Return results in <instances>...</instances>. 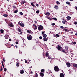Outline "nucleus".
Returning a JSON list of instances; mask_svg holds the SVG:
<instances>
[{"label": "nucleus", "instance_id": "obj_1", "mask_svg": "<svg viewBox=\"0 0 77 77\" xmlns=\"http://www.w3.org/2000/svg\"><path fill=\"white\" fill-rule=\"evenodd\" d=\"M54 70L56 72H58L59 71V69L57 66H56L54 67Z\"/></svg>", "mask_w": 77, "mask_h": 77}, {"label": "nucleus", "instance_id": "obj_2", "mask_svg": "<svg viewBox=\"0 0 77 77\" xmlns=\"http://www.w3.org/2000/svg\"><path fill=\"white\" fill-rule=\"evenodd\" d=\"M43 29L44 27L42 25H40L38 27V30L39 31L42 30Z\"/></svg>", "mask_w": 77, "mask_h": 77}, {"label": "nucleus", "instance_id": "obj_3", "mask_svg": "<svg viewBox=\"0 0 77 77\" xmlns=\"http://www.w3.org/2000/svg\"><path fill=\"white\" fill-rule=\"evenodd\" d=\"M27 38L28 40H31L32 39V36L31 35H29V36H27Z\"/></svg>", "mask_w": 77, "mask_h": 77}, {"label": "nucleus", "instance_id": "obj_4", "mask_svg": "<svg viewBox=\"0 0 77 77\" xmlns=\"http://www.w3.org/2000/svg\"><path fill=\"white\" fill-rule=\"evenodd\" d=\"M57 50L58 51H61L62 50V47L60 46L59 45H58L57 47Z\"/></svg>", "mask_w": 77, "mask_h": 77}, {"label": "nucleus", "instance_id": "obj_5", "mask_svg": "<svg viewBox=\"0 0 77 77\" xmlns=\"http://www.w3.org/2000/svg\"><path fill=\"white\" fill-rule=\"evenodd\" d=\"M66 64L67 65V66L69 68V67H70L71 66V64L69 63H66Z\"/></svg>", "mask_w": 77, "mask_h": 77}, {"label": "nucleus", "instance_id": "obj_6", "mask_svg": "<svg viewBox=\"0 0 77 77\" xmlns=\"http://www.w3.org/2000/svg\"><path fill=\"white\" fill-rule=\"evenodd\" d=\"M18 24L20 25V26H21L22 27H23L24 26V23H21L19 22V23Z\"/></svg>", "mask_w": 77, "mask_h": 77}, {"label": "nucleus", "instance_id": "obj_7", "mask_svg": "<svg viewBox=\"0 0 77 77\" xmlns=\"http://www.w3.org/2000/svg\"><path fill=\"white\" fill-rule=\"evenodd\" d=\"M60 36V35H59L58 34H57L55 35H54V37H55V38H59Z\"/></svg>", "mask_w": 77, "mask_h": 77}, {"label": "nucleus", "instance_id": "obj_8", "mask_svg": "<svg viewBox=\"0 0 77 77\" xmlns=\"http://www.w3.org/2000/svg\"><path fill=\"white\" fill-rule=\"evenodd\" d=\"M45 14L46 15H47L48 16H49L50 15V13L48 12H47L46 13H45Z\"/></svg>", "mask_w": 77, "mask_h": 77}, {"label": "nucleus", "instance_id": "obj_9", "mask_svg": "<svg viewBox=\"0 0 77 77\" xmlns=\"http://www.w3.org/2000/svg\"><path fill=\"white\" fill-rule=\"evenodd\" d=\"M60 77H64V75L63 73H61L60 75Z\"/></svg>", "mask_w": 77, "mask_h": 77}, {"label": "nucleus", "instance_id": "obj_10", "mask_svg": "<svg viewBox=\"0 0 77 77\" xmlns=\"http://www.w3.org/2000/svg\"><path fill=\"white\" fill-rule=\"evenodd\" d=\"M5 38L6 39H8V38H9V35L6 34L5 36Z\"/></svg>", "mask_w": 77, "mask_h": 77}, {"label": "nucleus", "instance_id": "obj_11", "mask_svg": "<svg viewBox=\"0 0 77 77\" xmlns=\"http://www.w3.org/2000/svg\"><path fill=\"white\" fill-rule=\"evenodd\" d=\"M40 76H41V77H44V73L42 72H40V74H39Z\"/></svg>", "mask_w": 77, "mask_h": 77}, {"label": "nucleus", "instance_id": "obj_12", "mask_svg": "<svg viewBox=\"0 0 77 77\" xmlns=\"http://www.w3.org/2000/svg\"><path fill=\"white\" fill-rule=\"evenodd\" d=\"M54 8H55L56 10H57L59 8V7L57 5H55L54 6Z\"/></svg>", "mask_w": 77, "mask_h": 77}, {"label": "nucleus", "instance_id": "obj_13", "mask_svg": "<svg viewBox=\"0 0 77 77\" xmlns=\"http://www.w3.org/2000/svg\"><path fill=\"white\" fill-rule=\"evenodd\" d=\"M9 26L11 27H14V24H12V23H11L9 24Z\"/></svg>", "mask_w": 77, "mask_h": 77}, {"label": "nucleus", "instance_id": "obj_14", "mask_svg": "<svg viewBox=\"0 0 77 77\" xmlns=\"http://www.w3.org/2000/svg\"><path fill=\"white\" fill-rule=\"evenodd\" d=\"M20 72L21 74H24V72L23 69L20 70Z\"/></svg>", "mask_w": 77, "mask_h": 77}, {"label": "nucleus", "instance_id": "obj_15", "mask_svg": "<svg viewBox=\"0 0 77 77\" xmlns=\"http://www.w3.org/2000/svg\"><path fill=\"white\" fill-rule=\"evenodd\" d=\"M43 40L44 41H47L48 39L47 38H43Z\"/></svg>", "mask_w": 77, "mask_h": 77}, {"label": "nucleus", "instance_id": "obj_16", "mask_svg": "<svg viewBox=\"0 0 77 77\" xmlns=\"http://www.w3.org/2000/svg\"><path fill=\"white\" fill-rule=\"evenodd\" d=\"M43 38H47V35H46V34H43Z\"/></svg>", "mask_w": 77, "mask_h": 77}, {"label": "nucleus", "instance_id": "obj_17", "mask_svg": "<svg viewBox=\"0 0 77 77\" xmlns=\"http://www.w3.org/2000/svg\"><path fill=\"white\" fill-rule=\"evenodd\" d=\"M17 31L18 32H21V28H19L17 29Z\"/></svg>", "mask_w": 77, "mask_h": 77}, {"label": "nucleus", "instance_id": "obj_18", "mask_svg": "<svg viewBox=\"0 0 77 77\" xmlns=\"http://www.w3.org/2000/svg\"><path fill=\"white\" fill-rule=\"evenodd\" d=\"M33 26H35V27L34 28L35 30H36V29H37V26H36V25H35V24H34L33 25Z\"/></svg>", "mask_w": 77, "mask_h": 77}, {"label": "nucleus", "instance_id": "obj_19", "mask_svg": "<svg viewBox=\"0 0 77 77\" xmlns=\"http://www.w3.org/2000/svg\"><path fill=\"white\" fill-rule=\"evenodd\" d=\"M66 18L68 20H71V17L69 16L67 17Z\"/></svg>", "mask_w": 77, "mask_h": 77}, {"label": "nucleus", "instance_id": "obj_20", "mask_svg": "<svg viewBox=\"0 0 77 77\" xmlns=\"http://www.w3.org/2000/svg\"><path fill=\"white\" fill-rule=\"evenodd\" d=\"M66 4H67V5H71V4H70V2H66Z\"/></svg>", "mask_w": 77, "mask_h": 77}, {"label": "nucleus", "instance_id": "obj_21", "mask_svg": "<svg viewBox=\"0 0 77 77\" xmlns=\"http://www.w3.org/2000/svg\"><path fill=\"white\" fill-rule=\"evenodd\" d=\"M53 20H55V21H57V19L55 17H53L52 18Z\"/></svg>", "mask_w": 77, "mask_h": 77}, {"label": "nucleus", "instance_id": "obj_22", "mask_svg": "<svg viewBox=\"0 0 77 77\" xmlns=\"http://www.w3.org/2000/svg\"><path fill=\"white\" fill-rule=\"evenodd\" d=\"M45 71V70L44 69H42L41 71V72H44Z\"/></svg>", "mask_w": 77, "mask_h": 77}, {"label": "nucleus", "instance_id": "obj_23", "mask_svg": "<svg viewBox=\"0 0 77 77\" xmlns=\"http://www.w3.org/2000/svg\"><path fill=\"white\" fill-rule=\"evenodd\" d=\"M3 16H4L5 17H7L8 16V15H7L6 14H4Z\"/></svg>", "mask_w": 77, "mask_h": 77}, {"label": "nucleus", "instance_id": "obj_24", "mask_svg": "<svg viewBox=\"0 0 77 77\" xmlns=\"http://www.w3.org/2000/svg\"><path fill=\"white\" fill-rule=\"evenodd\" d=\"M56 3L57 5H60V2L58 1H57Z\"/></svg>", "mask_w": 77, "mask_h": 77}, {"label": "nucleus", "instance_id": "obj_25", "mask_svg": "<svg viewBox=\"0 0 77 77\" xmlns=\"http://www.w3.org/2000/svg\"><path fill=\"white\" fill-rule=\"evenodd\" d=\"M16 66H20V64L19 63H17Z\"/></svg>", "mask_w": 77, "mask_h": 77}, {"label": "nucleus", "instance_id": "obj_26", "mask_svg": "<svg viewBox=\"0 0 77 77\" xmlns=\"http://www.w3.org/2000/svg\"><path fill=\"white\" fill-rule=\"evenodd\" d=\"M31 5H32V6H33V7H34V6L35 5L33 4V2L31 3Z\"/></svg>", "mask_w": 77, "mask_h": 77}, {"label": "nucleus", "instance_id": "obj_27", "mask_svg": "<svg viewBox=\"0 0 77 77\" xmlns=\"http://www.w3.org/2000/svg\"><path fill=\"white\" fill-rule=\"evenodd\" d=\"M49 53H48V52H47L46 53V54H45V56H48V55H49Z\"/></svg>", "mask_w": 77, "mask_h": 77}, {"label": "nucleus", "instance_id": "obj_28", "mask_svg": "<svg viewBox=\"0 0 77 77\" xmlns=\"http://www.w3.org/2000/svg\"><path fill=\"white\" fill-rule=\"evenodd\" d=\"M65 48H66V50H68V46H65Z\"/></svg>", "mask_w": 77, "mask_h": 77}, {"label": "nucleus", "instance_id": "obj_29", "mask_svg": "<svg viewBox=\"0 0 77 77\" xmlns=\"http://www.w3.org/2000/svg\"><path fill=\"white\" fill-rule=\"evenodd\" d=\"M72 43L73 44V45H75V44H76V42H72Z\"/></svg>", "mask_w": 77, "mask_h": 77}, {"label": "nucleus", "instance_id": "obj_30", "mask_svg": "<svg viewBox=\"0 0 77 77\" xmlns=\"http://www.w3.org/2000/svg\"><path fill=\"white\" fill-rule=\"evenodd\" d=\"M29 33H31L32 34L33 33V32H32V31L29 30Z\"/></svg>", "mask_w": 77, "mask_h": 77}, {"label": "nucleus", "instance_id": "obj_31", "mask_svg": "<svg viewBox=\"0 0 77 77\" xmlns=\"http://www.w3.org/2000/svg\"><path fill=\"white\" fill-rule=\"evenodd\" d=\"M4 32V30L3 29L1 30V32L2 33H3Z\"/></svg>", "mask_w": 77, "mask_h": 77}, {"label": "nucleus", "instance_id": "obj_32", "mask_svg": "<svg viewBox=\"0 0 77 77\" xmlns=\"http://www.w3.org/2000/svg\"><path fill=\"white\" fill-rule=\"evenodd\" d=\"M36 14H38V13H39V10H37L36 11Z\"/></svg>", "mask_w": 77, "mask_h": 77}, {"label": "nucleus", "instance_id": "obj_33", "mask_svg": "<svg viewBox=\"0 0 77 77\" xmlns=\"http://www.w3.org/2000/svg\"><path fill=\"white\" fill-rule=\"evenodd\" d=\"M38 76V74L37 73H36L35 75L34 76V77H37Z\"/></svg>", "mask_w": 77, "mask_h": 77}, {"label": "nucleus", "instance_id": "obj_34", "mask_svg": "<svg viewBox=\"0 0 77 77\" xmlns=\"http://www.w3.org/2000/svg\"><path fill=\"white\" fill-rule=\"evenodd\" d=\"M19 14L21 15H23V13L22 12H20L19 13Z\"/></svg>", "mask_w": 77, "mask_h": 77}, {"label": "nucleus", "instance_id": "obj_35", "mask_svg": "<svg viewBox=\"0 0 77 77\" xmlns=\"http://www.w3.org/2000/svg\"><path fill=\"white\" fill-rule=\"evenodd\" d=\"M62 51L63 53H65V50L64 49H62Z\"/></svg>", "mask_w": 77, "mask_h": 77}, {"label": "nucleus", "instance_id": "obj_36", "mask_svg": "<svg viewBox=\"0 0 77 77\" xmlns=\"http://www.w3.org/2000/svg\"><path fill=\"white\" fill-rule=\"evenodd\" d=\"M48 59H51V57H50L49 56H48Z\"/></svg>", "mask_w": 77, "mask_h": 77}, {"label": "nucleus", "instance_id": "obj_37", "mask_svg": "<svg viewBox=\"0 0 77 77\" xmlns=\"http://www.w3.org/2000/svg\"><path fill=\"white\" fill-rule=\"evenodd\" d=\"M4 71L6 72L7 71V69H6V68H4Z\"/></svg>", "mask_w": 77, "mask_h": 77}, {"label": "nucleus", "instance_id": "obj_38", "mask_svg": "<svg viewBox=\"0 0 77 77\" xmlns=\"http://www.w3.org/2000/svg\"><path fill=\"white\" fill-rule=\"evenodd\" d=\"M74 24H75V25H76L77 24V22H74Z\"/></svg>", "mask_w": 77, "mask_h": 77}, {"label": "nucleus", "instance_id": "obj_39", "mask_svg": "<svg viewBox=\"0 0 77 77\" xmlns=\"http://www.w3.org/2000/svg\"><path fill=\"white\" fill-rule=\"evenodd\" d=\"M18 12V10H16L14 11V13H17Z\"/></svg>", "mask_w": 77, "mask_h": 77}, {"label": "nucleus", "instance_id": "obj_40", "mask_svg": "<svg viewBox=\"0 0 77 77\" xmlns=\"http://www.w3.org/2000/svg\"><path fill=\"white\" fill-rule=\"evenodd\" d=\"M21 4H23V5H24V1H22L21 2Z\"/></svg>", "mask_w": 77, "mask_h": 77}, {"label": "nucleus", "instance_id": "obj_41", "mask_svg": "<svg viewBox=\"0 0 77 77\" xmlns=\"http://www.w3.org/2000/svg\"><path fill=\"white\" fill-rule=\"evenodd\" d=\"M48 19H49L50 20H52V19H51V18L50 17H48Z\"/></svg>", "mask_w": 77, "mask_h": 77}, {"label": "nucleus", "instance_id": "obj_42", "mask_svg": "<svg viewBox=\"0 0 77 77\" xmlns=\"http://www.w3.org/2000/svg\"><path fill=\"white\" fill-rule=\"evenodd\" d=\"M62 22V23L63 24H66V23H65V22L64 21H63Z\"/></svg>", "mask_w": 77, "mask_h": 77}, {"label": "nucleus", "instance_id": "obj_43", "mask_svg": "<svg viewBox=\"0 0 77 77\" xmlns=\"http://www.w3.org/2000/svg\"><path fill=\"white\" fill-rule=\"evenodd\" d=\"M35 5H36V6H37V7H39V5H38V4H36Z\"/></svg>", "mask_w": 77, "mask_h": 77}, {"label": "nucleus", "instance_id": "obj_44", "mask_svg": "<svg viewBox=\"0 0 77 77\" xmlns=\"http://www.w3.org/2000/svg\"><path fill=\"white\" fill-rule=\"evenodd\" d=\"M39 38L40 39H42V36H40L39 37Z\"/></svg>", "mask_w": 77, "mask_h": 77}, {"label": "nucleus", "instance_id": "obj_45", "mask_svg": "<svg viewBox=\"0 0 77 77\" xmlns=\"http://www.w3.org/2000/svg\"><path fill=\"white\" fill-rule=\"evenodd\" d=\"M55 23H53L51 24L52 26H54L55 25Z\"/></svg>", "mask_w": 77, "mask_h": 77}, {"label": "nucleus", "instance_id": "obj_46", "mask_svg": "<svg viewBox=\"0 0 77 77\" xmlns=\"http://www.w3.org/2000/svg\"><path fill=\"white\" fill-rule=\"evenodd\" d=\"M64 30H65V31H66V32H68V29H64Z\"/></svg>", "mask_w": 77, "mask_h": 77}, {"label": "nucleus", "instance_id": "obj_47", "mask_svg": "<svg viewBox=\"0 0 77 77\" xmlns=\"http://www.w3.org/2000/svg\"><path fill=\"white\" fill-rule=\"evenodd\" d=\"M45 33V31H43V32H42V34H44V33Z\"/></svg>", "mask_w": 77, "mask_h": 77}, {"label": "nucleus", "instance_id": "obj_48", "mask_svg": "<svg viewBox=\"0 0 77 77\" xmlns=\"http://www.w3.org/2000/svg\"><path fill=\"white\" fill-rule=\"evenodd\" d=\"M60 28H61V29H63L64 27H63V26H60Z\"/></svg>", "mask_w": 77, "mask_h": 77}, {"label": "nucleus", "instance_id": "obj_49", "mask_svg": "<svg viewBox=\"0 0 77 77\" xmlns=\"http://www.w3.org/2000/svg\"><path fill=\"white\" fill-rule=\"evenodd\" d=\"M1 69H0V72H1L2 71V70L3 69V68H2V67H1Z\"/></svg>", "mask_w": 77, "mask_h": 77}, {"label": "nucleus", "instance_id": "obj_50", "mask_svg": "<svg viewBox=\"0 0 77 77\" xmlns=\"http://www.w3.org/2000/svg\"><path fill=\"white\" fill-rule=\"evenodd\" d=\"M12 6L14 9V8H15V5H13Z\"/></svg>", "mask_w": 77, "mask_h": 77}, {"label": "nucleus", "instance_id": "obj_51", "mask_svg": "<svg viewBox=\"0 0 77 77\" xmlns=\"http://www.w3.org/2000/svg\"><path fill=\"white\" fill-rule=\"evenodd\" d=\"M3 63H4L3 61H2V65H4V64H3Z\"/></svg>", "mask_w": 77, "mask_h": 77}, {"label": "nucleus", "instance_id": "obj_52", "mask_svg": "<svg viewBox=\"0 0 77 77\" xmlns=\"http://www.w3.org/2000/svg\"><path fill=\"white\" fill-rule=\"evenodd\" d=\"M15 43H16V44H18V42H15Z\"/></svg>", "mask_w": 77, "mask_h": 77}, {"label": "nucleus", "instance_id": "obj_53", "mask_svg": "<svg viewBox=\"0 0 77 77\" xmlns=\"http://www.w3.org/2000/svg\"><path fill=\"white\" fill-rule=\"evenodd\" d=\"M20 35H22V33H23V32H20Z\"/></svg>", "mask_w": 77, "mask_h": 77}, {"label": "nucleus", "instance_id": "obj_54", "mask_svg": "<svg viewBox=\"0 0 77 77\" xmlns=\"http://www.w3.org/2000/svg\"><path fill=\"white\" fill-rule=\"evenodd\" d=\"M9 41H12V39L11 38L9 39Z\"/></svg>", "mask_w": 77, "mask_h": 77}, {"label": "nucleus", "instance_id": "obj_55", "mask_svg": "<svg viewBox=\"0 0 77 77\" xmlns=\"http://www.w3.org/2000/svg\"><path fill=\"white\" fill-rule=\"evenodd\" d=\"M25 63H27V60H25Z\"/></svg>", "mask_w": 77, "mask_h": 77}, {"label": "nucleus", "instance_id": "obj_56", "mask_svg": "<svg viewBox=\"0 0 77 77\" xmlns=\"http://www.w3.org/2000/svg\"><path fill=\"white\" fill-rule=\"evenodd\" d=\"M27 32H28V33H29V30H27Z\"/></svg>", "mask_w": 77, "mask_h": 77}, {"label": "nucleus", "instance_id": "obj_57", "mask_svg": "<svg viewBox=\"0 0 77 77\" xmlns=\"http://www.w3.org/2000/svg\"><path fill=\"white\" fill-rule=\"evenodd\" d=\"M23 1V2L24 3H26V2L24 1Z\"/></svg>", "mask_w": 77, "mask_h": 77}, {"label": "nucleus", "instance_id": "obj_58", "mask_svg": "<svg viewBox=\"0 0 77 77\" xmlns=\"http://www.w3.org/2000/svg\"><path fill=\"white\" fill-rule=\"evenodd\" d=\"M75 8L76 9V10H77V6H75Z\"/></svg>", "mask_w": 77, "mask_h": 77}, {"label": "nucleus", "instance_id": "obj_59", "mask_svg": "<svg viewBox=\"0 0 77 77\" xmlns=\"http://www.w3.org/2000/svg\"><path fill=\"white\" fill-rule=\"evenodd\" d=\"M34 7L35 8H36V6L34 5Z\"/></svg>", "mask_w": 77, "mask_h": 77}, {"label": "nucleus", "instance_id": "obj_60", "mask_svg": "<svg viewBox=\"0 0 77 77\" xmlns=\"http://www.w3.org/2000/svg\"><path fill=\"white\" fill-rule=\"evenodd\" d=\"M7 32H8V33H9V30H7Z\"/></svg>", "mask_w": 77, "mask_h": 77}, {"label": "nucleus", "instance_id": "obj_61", "mask_svg": "<svg viewBox=\"0 0 77 77\" xmlns=\"http://www.w3.org/2000/svg\"><path fill=\"white\" fill-rule=\"evenodd\" d=\"M15 47H16V48H18V46L17 45H15Z\"/></svg>", "mask_w": 77, "mask_h": 77}, {"label": "nucleus", "instance_id": "obj_62", "mask_svg": "<svg viewBox=\"0 0 77 77\" xmlns=\"http://www.w3.org/2000/svg\"><path fill=\"white\" fill-rule=\"evenodd\" d=\"M3 61H4V62H5V59H3Z\"/></svg>", "mask_w": 77, "mask_h": 77}, {"label": "nucleus", "instance_id": "obj_63", "mask_svg": "<svg viewBox=\"0 0 77 77\" xmlns=\"http://www.w3.org/2000/svg\"><path fill=\"white\" fill-rule=\"evenodd\" d=\"M31 74H33V72L31 71L30 72Z\"/></svg>", "mask_w": 77, "mask_h": 77}, {"label": "nucleus", "instance_id": "obj_64", "mask_svg": "<svg viewBox=\"0 0 77 77\" xmlns=\"http://www.w3.org/2000/svg\"><path fill=\"white\" fill-rule=\"evenodd\" d=\"M2 65V66L3 67V68H4V65Z\"/></svg>", "mask_w": 77, "mask_h": 77}]
</instances>
